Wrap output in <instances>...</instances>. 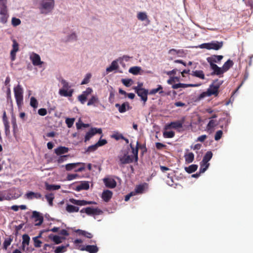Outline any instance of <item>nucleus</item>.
Here are the masks:
<instances>
[{
	"label": "nucleus",
	"instance_id": "f257e3e1",
	"mask_svg": "<svg viewBox=\"0 0 253 253\" xmlns=\"http://www.w3.org/2000/svg\"><path fill=\"white\" fill-rule=\"evenodd\" d=\"M130 146L131 148V151L133 155H129L128 154V152H125L123 155H120L118 156V158L119 159L120 164L125 165L132 163L133 162H137L138 159V149L139 148H141L142 146L139 144L138 141H137L136 142V146L135 148L133 147L131 144H130Z\"/></svg>",
	"mask_w": 253,
	"mask_h": 253
},
{
	"label": "nucleus",
	"instance_id": "f03ea898",
	"mask_svg": "<svg viewBox=\"0 0 253 253\" xmlns=\"http://www.w3.org/2000/svg\"><path fill=\"white\" fill-rule=\"evenodd\" d=\"M61 83L63 85L62 88H60L59 90V94L64 97H71L74 93V89L69 88H70L71 86L69 85L68 82H67L64 79H62Z\"/></svg>",
	"mask_w": 253,
	"mask_h": 253
},
{
	"label": "nucleus",
	"instance_id": "7ed1b4c3",
	"mask_svg": "<svg viewBox=\"0 0 253 253\" xmlns=\"http://www.w3.org/2000/svg\"><path fill=\"white\" fill-rule=\"evenodd\" d=\"M14 93L18 107L20 108L23 103V90L20 85L14 88Z\"/></svg>",
	"mask_w": 253,
	"mask_h": 253
},
{
	"label": "nucleus",
	"instance_id": "20e7f679",
	"mask_svg": "<svg viewBox=\"0 0 253 253\" xmlns=\"http://www.w3.org/2000/svg\"><path fill=\"white\" fill-rule=\"evenodd\" d=\"M54 0H42L41 3V13L47 14L51 12L54 8Z\"/></svg>",
	"mask_w": 253,
	"mask_h": 253
},
{
	"label": "nucleus",
	"instance_id": "39448f33",
	"mask_svg": "<svg viewBox=\"0 0 253 253\" xmlns=\"http://www.w3.org/2000/svg\"><path fill=\"white\" fill-rule=\"evenodd\" d=\"M185 122V117H183L180 120L172 122L170 123L167 125L166 128L170 129H178L182 127L183 125Z\"/></svg>",
	"mask_w": 253,
	"mask_h": 253
},
{
	"label": "nucleus",
	"instance_id": "423d86ee",
	"mask_svg": "<svg viewBox=\"0 0 253 253\" xmlns=\"http://www.w3.org/2000/svg\"><path fill=\"white\" fill-rule=\"evenodd\" d=\"M8 18L6 4L1 5L0 10V21L2 23H6Z\"/></svg>",
	"mask_w": 253,
	"mask_h": 253
},
{
	"label": "nucleus",
	"instance_id": "0eeeda50",
	"mask_svg": "<svg viewBox=\"0 0 253 253\" xmlns=\"http://www.w3.org/2000/svg\"><path fill=\"white\" fill-rule=\"evenodd\" d=\"M210 68L212 70L211 73L212 76L216 75L219 77H222L224 73L222 67H219L217 65H211Z\"/></svg>",
	"mask_w": 253,
	"mask_h": 253
},
{
	"label": "nucleus",
	"instance_id": "6e6552de",
	"mask_svg": "<svg viewBox=\"0 0 253 253\" xmlns=\"http://www.w3.org/2000/svg\"><path fill=\"white\" fill-rule=\"evenodd\" d=\"M135 92L141 98L144 106L148 99V90L146 89H137Z\"/></svg>",
	"mask_w": 253,
	"mask_h": 253
},
{
	"label": "nucleus",
	"instance_id": "1a4fd4ad",
	"mask_svg": "<svg viewBox=\"0 0 253 253\" xmlns=\"http://www.w3.org/2000/svg\"><path fill=\"white\" fill-rule=\"evenodd\" d=\"M96 133H102V129L101 128H92L86 133L84 137V141L86 142L89 140L91 137Z\"/></svg>",
	"mask_w": 253,
	"mask_h": 253
},
{
	"label": "nucleus",
	"instance_id": "9d476101",
	"mask_svg": "<svg viewBox=\"0 0 253 253\" xmlns=\"http://www.w3.org/2000/svg\"><path fill=\"white\" fill-rule=\"evenodd\" d=\"M221 84L214 85L213 84L210 85L208 89L207 93L209 96L214 95L217 96L218 93V89Z\"/></svg>",
	"mask_w": 253,
	"mask_h": 253
},
{
	"label": "nucleus",
	"instance_id": "9b49d317",
	"mask_svg": "<svg viewBox=\"0 0 253 253\" xmlns=\"http://www.w3.org/2000/svg\"><path fill=\"white\" fill-rule=\"evenodd\" d=\"M223 56L222 55H213L211 57H209L207 58L208 62L211 65H216L215 63H219L220 61L223 59Z\"/></svg>",
	"mask_w": 253,
	"mask_h": 253
},
{
	"label": "nucleus",
	"instance_id": "f8f14e48",
	"mask_svg": "<svg viewBox=\"0 0 253 253\" xmlns=\"http://www.w3.org/2000/svg\"><path fill=\"white\" fill-rule=\"evenodd\" d=\"M115 107L118 109L119 112L121 113H125L127 110L131 109V107H130L129 104L127 102H124L122 105L117 103L115 104Z\"/></svg>",
	"mask_w": 253,
	"mask_h": 253
},
{
	"label": "nucleus",
	"instance_id": "ddd939ff",
	"mask_svg": "<svg viewBox=\"0 0 253 253\" xmlns=\"http://www.w3.org/2000/svg\"><path fill=\"white\" fill-rule=\"evenodd\" d=\"M86 214L88 215H100L102 213V211L98 208H93L92 207H87Z\"/></svg>",
	"mask_w": 253,
	"mask_h": 253
},
{
	"label": "nucleus",
	"instance_id": "4468645a",
	"mask_svg": "<svg viewBox=\"0 0 253 253\" xmlns=\"http://www.w3.org/2000/svg\"><path fill=\"white\" fill-rule=\"evenodd\" d=\"M70 202L72 203V204L78 205V206H85L86 205H90L92 204H94L95 202H92V201H86L85 200H76L73 198L70 199Z\"/></svg>",
	"mask_w": 253,
	"mask_h": 253
},
{
	"label": "nucleus",
	"instance_id": "2eb2a0df",
	"mask_svg": "<svg viewBox=\"0 0 253 253\" xmlns=\"http://www.w3.org/2000/svg\"><path fill=\"white\" fill-rule=\"evenodd\" d=\"M30 59L34 66L41 65L43 63L41 61L40 55L37 53H34L32 55H31Z\"/></svg>",
	"mask_w": 253,
	"mask_h": 253
},
{
	"label": "nucleus",
	"instance_id": "dca6fc26",
	"mask_svg": "<svg viewBox=\"0 0 253 253\" xmlns=\"http://www.w3.org/2000/svg\"><path fill=\"white\" fill-rule=\"evenodd\" d=\"M32 217L35 218L36 222L38 221V222L36 224V225H41L42 223L43 218L40 212L37 211H34L32 212Z\"/></svg>",
	"mask_w": 253,
	"mask_h": 253
},
{
	"label": "nucleus",
	"instance_id": "f3484780",
	"mask_svg": "<svg viewBox=\"0 0 253 253\" xmlns=\"http://www.w3.org/2000/svg\"><path fill=\"white\" fill-rule=\"evenodd\" d=\"M82 251H85L89 253H97L99 249L96 245H86L81 249Z\"/></svg>",
	"mask_w": 253,
	"mask_h": 253
},
{
	"label": "nucleus",
	"instance_id": "a211bd4d",
	"mask_svg": "<svg viewBox=\"0 0 253 253\" xmlns=\"http://www.w3.org/2000/svg\"><path fill=\"white\" fill-rule=\"evenodd\" d=\"M103 182L108 188H114L116 186V182L113 178H105L103 179Z\"/></svg>",
	"mask_w": 253,
	"mask_h": 253
},
{
	"label": "nucleus",
	"instance_id": "6ab92c4d",
	"mask_svg": "<svg viewBox=\"0 0 253 253\" xmlns=\"http://www.w3.org/2000/svg\"><path fill=\"white\" fill-rule=\"evenodd\" d=\"M113 195L112 191L109 190H104L102 194V198L104 201L108 202L111 199Z\"/></svg>",
	"mask_w": 253,
	"mask_h": 253
},
{
	"label": "nucleus",
	"instance_id": "aec40b11",
	"mask_svg": "<svg viewBox=\"0 0 253 253\" xmlns=\"http://www.w3.org/2000/svg\"><path fill=\"white\" fill-rule=\"evenodd\" d=\"M69 148L65 146H59L54 149V153L58 156L67 153Z\"/></svg>",
	"mask_w": 253,
	"mask_h": 253
},
{
	"label": "nucleus",
	"instance_id": "412c9836",
	"mask_svg": "<svg viewBox=\"0 0 253 253\" xmlns=\"http://www.w3.org/2000/svg\"><path fill=\"white\" fill-rule=\"evenodd\" d=\"M26 198L29 200L33 199H41L42 197V195L40 193H35L32 191L28 192L26 194Z\"/></svg>",
	"mask_w": 253,
	"mask_h": 253
},
{
	"label": "nucleus",
	"instance_id": "4be33fe9",
	"mask_svg": "<svg viewBox=\"0 0 253 253\" xmlns=\"http://www.w3.org/2000/svg\"><path fill=\"white\" fill-rule=\"evenodd\" d=\"M217 125L215 120H211L206 126V130L210 133L213 131V128Z\"/></svg>",
	"mask_w": 253,
	"mask_h": 253
},
{
	"label": "nucleus",
	"instance_id": "5701e85b",
	"mask_svg": "<svg viewBox=\"0 0 253 253\" xmlns=\"http://www.w3.org/2000/svg\"><path fill=\"white\" fill-rule=\"evenodd\" d=\"M198 85L195 84H185L182 83H178L176 84H173L172 86V88L173 89H177L180 87L185 88L187 87H195L197 86Z\"/></svg>",
	"mask_w": 253,
	"mask_h": 253
},
{
	"label": "nucleus",
	"instance_id": "b1692460",
	"mask_svg": "<svg viewBox=\"0 0 253 253\" xmlns=\"http://www.w3.org/2000/svg\"><path fill=\"white\" fill-rule=\"evenodd\" d=\"M89 185L88 182L83 181L80 185L76 187V190L80 191L82 190H87L89 189Z\"/></svg>",
	"mask_w": 253,
	"mask_h": 253
},
{
	"label": "nucleus",
	"instance_id": "393cba45",
	"mask_svg": "<svg viewBox=\"0 0 253 253\" xmlns=\"http://www.w3.org/2000/svg\"><path fill=\"white\" fill-rule=\"evenodd\" d=\"M85 163H70L65 165V169L66 170L70 171L75 169L77 166L84 165L85 166Z\"/></svg>",
	"mask_w": 253,
	"mask_h": 253
},
{
	"label": "nucleus",
	"instance_id": "a878e982",
	"mask_svg": "<svg viewBox=\"0 0 253 253\" xmlns=\"http://www.w3.org/2000/svg\"><path fill=\"white\" fill-rule=\"evenodd\" d=\"M234 63L231 59H228L226 62L224 63L222 67L224 72H227L231 67L233 66Z\"/></svg>",
	"mask_w": 253,
	"mask_h": 253
},
{
	"label": "nucleus",
	"instance_id": "bb28decb",
	"mask_svg": "<svg viewBox=\"0 0 253 253\" xmlns=\"http://www.w3.org/2000/svg\"><path fill=\"white\" fill-rule=\"evenodd\" d=\"M191 75L194 77L199 78L202 80H204L205 79L204 72L202 70L193 71L191 73Z\"/></svg>",
	"mask_w": 253,
	"mask_h": 253
},
{
	"label": "nucleus",
	"instance_id": "cd10ccee",
	"mask_svg": "<svg viewBox=\"0 0 253 253\" xmlns=\"http://www.w3.org/2000/svg\"><path fill=\"white\" fill-rule=\"evenodd\" d=\"M119 68V65L117 61L114 60L112 63L111 65L107 68L106 72L107 73L111 72L114 70L118 69Z\"/></svg>",
	"mask_w": 253,
	"mask_h": 253
},
{
	"label": "nucleus",
	"instance_id": "c85d7f7f",
	"mask_svg": "<svg viewBox=\"0 0 253 253\" xmlns=\"http://www.w3.org/2000/svg\"><path fill=\"white\" fill-rule=\"evenodd\" d=\"M99 102V99L97 96L93 95L89 99L87 105V106H91L93 105L96 106V104L98 103Z\"/></svg>",
	"mask_w": 253,
	"mask_h": 253
},
{
	"label": "nucleus",
	"instance_id": "c756f323",
	"mask_svg": "<svg viewBox=\"0 0 253 253\" xmlns=\"http://www.w3.org/2000/svg\"><path fill=\"white\" fill-rule=\"evenodd\" d=\"M147 186V184L144 183L142 184H139L137 185L135 188V191L137 194H142L144 192L146 187Z\"/></svg>",
	"mask_w": 253,
	"mask_h": 253
},
{
	"label": "nucleus",
	"instance_id": "7c9ffc66",
	"mask_svg": "<svg viewBox=\"0 0 253 253\" xmlns=\"http://www.w3.org/2000/svg\"><path fill=\"white\" fill-rule=\"evenodd\" d=\"M45 189L48 191H53L58 190L61 188L59 185L49 184L47 182L45 183Z\"/></svg>",
	"mask_w": 253,
	"mask_h": 253
},
{
	"label": "nucleus",
	"instance_id": "2f4dec72",
	"mask_svg": "<svg viewBox=\"0 0 253 253\" xmlns=\"http://www.w3.org/2000/svg\"><path fill=\"white\" fill-rule=\"evenodd\" d=\"M75 232L78 233L79 235L84 236L87 238L90 239L93 237V235L91 233L81 229L76 230Z\"/></svg>",
	"mask_w": 253,
	"mask_h": 253
},
{
	"label": "nucleus",
	"instance_id": "473e14b6",
	"mask_svg": "<svg viewBox=\"0 0 253 253\" xmlns=\"http://www.w3.org/2000/svg\"><path fill=\"white\" fill-rule=\"evenodd\" d=\"M223 46L222 42H211V49L218 50L221 48Z\"/></svg>",
	"mask_w": 253,
	"mask_h": 253
},
{
	"label": "nucleus",
	"instance_id": "72a5a7b5",
	"mask_svg": "<svg viewBox=\"0 0 253 253\" xmlns=\"http://www.w3.org/2000/svg\"><path fill=\"white\" fill-rule=\"evenodd\" d=\"M49 239L53 241L56 244H59L62 242V238L57 235H54L52 234L48 236Z\"/></svg>",
	"mask_w": 253,
	"mask_h": 253
},
{
	"label": "nucleus",
	"instance_id": "f704fd0d",
	"mask_svg": "<svg viewBox=\"0 0 253 253\" xmlns=\"http://www.w3.org/2000/svg\"><path fill=\"white\" fill-rule=\"evenodd\" d=\"M30 240V237L28 234H25L22 236V246L23 250H24V248L26 245H29Z\"/></svg>",
	"mask_w": 253,
	"mask_h": 253
},
{
	"label": "nucleus",
	"instance_id": "c9c22d12",
	"mask_svg": "<svg viewBox=\"0 0 253 253\" xmlns=\"http://www.w3.org/2000/svg\"><path fill=\"white\" fill-rule=\"evenodd\" d=\"M137 18L138 20L142 21L147 20L149 22V20L148 19V16L145 12H138L137 14Z\"/></svg>",
	"mask_w": 253,
	"mask_h": 253
},
{
	"label": "nucleus",
	"instance_id": "e433bc0d",
	"mask_svg": "<svg viewBox=\"0 0 253 253\" xmlns=\"http://www.w3.org/2000/svg\"><path fill=\"white\" fill-rule=\"evenodd\" d=\"M198 169V166L197 165H191L188 167L185 168V171L188 173H192L195 172Z\"/></svg>",
	"mask_w": 253,
	"mask_h": 253
},
{
	"label": "nucleus",
	"instance_id": "4c0bfd02",
	"mask_svg": "<svg viewBox=\"0 0 253 253\" xmlns=\"http://www.w3.org/2000/svg\"><path fill=\"white\" fill-rule=\"evenodd\" d=\"M185 161L187 163H192L194 159V155L193 153L190 152L184 156Z\"/></svg>",
	"mask_w": 253,
	"mask_h": 253
},
{
	"label": "nucleus",
	"instance_id": "58836bf2",
	"mask_svg": "<svg viewBox=\"0 0 253 253\" xmlns=\"http://www.w3.org/2000/svg\"><path fill=\"white\" fill-rule=\"evenodd\" d=\"M212 157V153L211 151H208L202 160L203 163H209V161L211 160Z\"/></svg>",
	"mask_w": 253,
	"mask_h": 253
},
{
	"label": "nucleus",
	"instance_id": "ea45409f",
	"mask_svg": "<svg viewBox=\"0 0 253 253\" xmlns=\"http://www.w3.org/2000/svg\"><path fill=\"white\" fill-rule=\"evenodd\" d=\"M66 210L68 212L72 213L78 212L79 211V208L72 205H67Z\"/></svg>",
	"mask_w": 253,
	"mask_h": 253
},
{
	"label": "nucleus",
	"instance_id": "a19ab883",
	"mask_svg": "<svg viewBox=\"0 0 253 253\" xmlns=\"http://www.w3.org/2000/svg\"><path fill=\"white\" fill-rule=\"evenodd\" d=\"M13 241V238L10 236L8 238L5 239L3 243V249L7 250L8 246H9Z\"/></svg>",
	"mask_w": 253,
	"mask_h": 253
},
{
	"label": "nucleus",
	"instance_id": "79ce46f5",
	"mask_svg": "<svg viewBox=\"0 0 253 253\" xmlns=\"http://www.w3.org/2000/svg\"><path fill=\"white\" fill-rule=\"evenodd\" d=\"M141 70V67L138 66H134L129 68V72L133 75H136L139 73Z\"/></svg>",
	"mask_w": 253,
	"mask_h": 253
},
{
	"label": "nucleus",
	"instance_id": "37998d69",
	"mask_svg": "<svg viewBox=\"0 0 253 253\" xmlns=\"http://www.w3.org/2000/svg\"><path fill=\"white\" fill-rule=\"evenodd\" d=\"M210 166L209 163H203L202 161L200 163V173H204L205 171L208 169Z\"/></svg>",
	"mask_w": 253,
	"mask_h": 253
},
{
	"label": "nucleus",
	"instance_id": "c03bdc74",
	"mask_svg": "<svg viewBox=\"0 0 253 253\" xmlns=\"http://www.w3.org/2000/svg\"><path fill=\"white\" fill-rule=\"evenodd\" d=\"M122 83L126 87H129L133 83V81L131 79H123Z\"/></svg>",
	"mask_w": 253,
	"mask_h": 253
},
{
	"label": "nucleus",
	"instance_id": "a18cd8bd",
	"mask_svg": "<svg viewBox=\"0 0 253 253\" xmlns=\"http://www.w3.org/2000/svg\"><path fill=\"white\" fill-rule=\"evenodd\" d=\"M45 197L47 201H48L49 205L52 206L53 205V200L54 198V195L52 193H50L48 194H46L45 196Z\"/></svg>",
	"mask_w": 253,
	"mask_h": 253
},
{
	"label": "nucleus",
	"instance_id": "49530a36",
	"mask_svg": "<svg viewBox=\"0 0 253 253\" xmlns=\"http://www.w3.org/2000/svg\"><path fill=\"white\" fill-rule=\"evenodd\" d=\"M175 135V132L173 131H164L163 136L165 138H172Z\"/></svg>",
	"mask_w": 253,
	"mask_h": 253
},
{
	"label": "nucleus",
	"instance_id": "de8ad7c7",
	"mask_svg": "<svg viewBox=\"0 0 253 253\" xmlns=\"http://www.w3.org/2000/svg\"><path fill=\"white\" fill-rule=\"evenodd\" d=\"M75 118H67L65 120V123L69 128H71L75 122Z\"/></svg>",
	"mask_w": 253,
	"mask_h": 253
},
{
	"label": "nucleus",
	"instance_id": "09e8293b",
	"mask_svg": "<svg viewBox=\"0 0 253 253\" xmlns=\"http://www.w3.org/2000/svg\"><path fill=\"white\" fill-rule=\"evenodd\" d=\"M66 251V247L64 246L57 247L54 251L55 253H63Z\"/></svg>",
	"mask_w": 253,
	"mask_h": 253
},
{
	"label": "nucleus",
	"instance_id": "8fccbe9b",
	"mask_svg": "<svg viewBox=\"0 0 253 253\" xmlns=\"http://www.w3.org/2000/svg\"><path fill=\"white\" fill-rule=\"evenodd\" d=\"M30 105L34 108L38 107V102L34 97H32L30 99Z\"/></svg>",
	"mask_w": 253,
	"mask_h": 253
},
{
	"label": "nucleus",
	"instance_id": "3c124183",
	"mask_svg": "<svg viewBox=\"0 0 253 253\" xmlns=\"http://www.w3.org/2000/svg\"><path fill=\"white\" fill-rule=\"evenodd\" d=\"M34 241V245L36 248H39L41 247L42 244V241L38 239V237H34L33 238Z\"/></svg>",
	"mask_w": 253,
	"mask_h": 253
},
{
	"label": "nucleus",
	"instance_id": "603ef678",
	"mask_svg": "<svg viewBox=\"0 0 253 253\" xmlns=\"http://www.w3.org/2000/svg\"><path fill=\"white\" fill-rule=\"evenodd\" d=\"M91 75L90 73H88L86 75L85 78L81 83V84H85L89 83L90 79L91 78Z\"/></svg>",
	"mask_w": 253,
	"mask_h": 253
},
{
	"label": "nucleus",
	"instance_id": "864d4df0",
	"mask_svg": "<svg viewBox=\"0 0 253 253\" xmlns=\"http://www.w3.org/2000/svg\"><path fill=\"white\" fill-rule=\"evenodd\" d=\"M93 90L91 87H87L86 90L83 92L82 94L83 95L85 96V97H87V96L91 94Z\"/></svg>",
	"mask_w": 253,
	"mask_h": 253
},
{
	"label": "nucleus",
	"instance_id": "5fc2aeb1",
	"mask_svg": "<svg viewBox=\"0 0 253 253\" xmlns=\"http://www.w3.org/2000/svg\"><path fill=\"white\" fill-rule=\"evenodd\" d=\"M169 54H179L183 53V50H180V49L176 50L175 49L172 48V49H170L169 51Z\"/></svg>",
	"mask_w": 253,
	"mask_h": 253
},
{
	"label": "nucleus",
	"instance_id": "6e6d98bb",
	"mask_svg": "<svg viewBox=\"0 0 253 253\" xmlns=\"http://www.w3.org/2000/svg\"><path fill=\"white\" fill-rule=\"evenodd\" d=\"M68 156H69V155H62V156L60 155V156L57 159V162H58V163L61 164V163H63V162L66 161L67 158L68 157Z\"/></svg>",
	"mask_w": 253,
	"mask_h": 253
},
{
	"label": "nucleus",
	"instance_id": "4d7b16f0",
	"mask_svg": "<svg viewBox=\"0 0 253 253\" xmlns=\"http://www.w3.org/2000/svg\"><path fill=\"white\" fill-rule=\"evenodd\" d=\"M222 134V131L221 130L216 131L214 136V139L216 141L219 140L221 138Z\"/></svg>",
	"mask_w": 253,
	"mask_h": 253
},
{
	"label": "nucleus",
	"instance_id": "13d9d810",
	"mask_svg": "<svg viewBox=\"0 0 253 253\" xmlns=\"http://www.w3.org/2000/svg\"><path fill=\"white\" fill-rule=\"evenodd\" d=\"M98 147L97 144L96 143L94 145H92L89 146L86 150V152H93V151H95L98 148Z\"/></svg>",
	"mask_w": 253,
	"mask_h": 253
},
{
	"label": "nucleus",
	"instance_id": "bf43d9fd",
	"mask_svg": "<svg viewBox=\"0 0 253 253\" xmlns=\"http://www.w3.org/2000/svg\"><path fill=\"white\" fill-rule=\"evenodd\" d=\"M3 124L4 126L5 133L6 135L7 136L10 134V126L9 125V122H6V123Z\"/></svg>",
	"mask_w": 253,
	"mask_h": 253
},
{
	"label": "nucleus",
	"instance_id": "052dcab7",
	"mask_svg": "<svg viewBox=\"0 0 253 253\" xmlns=\"http://www.w3.org/2000/svg\"><path fill=\"white\" fill-rule=\"evenodd\" d=\"M78 99L81 104H84L87 99V98L83 94H81L78 96Z\"/></svg>",
	"mask_w": 253,
	"mask_h": 253
},
{
	"label": "nucleus",
	"instance_id": "680f3d73",
	"mask_svg": "<svg viewBox=\"0 0 253 253\" xmlns=\"http://www.w3.org/2000/svg\"><path fill=\"white\" fill-rule=\"evenodd\" d=\"M11 22H12V24L14 26H17L20 25L21 23V20L19 19L15 18V17L12 18Z\"/></svg>",
	"mask_w": 253,
	"mask_h": 253
},
{
	"label": "nucleus",
	"instance_id": "e2e57ef3",
	"mask_svg": "<svg viewBox=\"0 0 253 253\" xmlns=\"http://www.w3.org/2000/svg\"><path fill=\"white\" fill-rule=\"evenodd\" d=\"M18 43L15 40H13L12 49V50L17 52L19 49Z\"/></svg>",
	"mask_w": 253,
	"mask_h": 253
},
{
	"label": "nucleus",
	"instance_id": "0e129e2a",
	"mask_svg": "<svg viewBox=\"0 0 253 253\" xmlns=\"http://www.w3.org/2000/svg\"><path fill=\"white\" fill-rule=\"evenodd\" d=\"M6 94H7V102H8V103L9 102L11 104H12V98L11 96V92H10V89L9 87L8 88Z\"/></svg>",
	"mask_w": 253,
	"mask_h": 253
},
{
	"label": "nucleus",
	"instance_id": "69168bd1",
	"mask_svg": "<svg viewBox=\"0 0 253 253\" xmlns=\"http://www.w3.org/2000/svg\"><path fill=\"white\" fill-rule=\"evenodd\" d=\"M112 137L115 138L116 140H118L120 139L124 138V136L120 133H117L112 135Z\"/></svg>",
	"mask_w": 253,
	"mask_h": 253
},
{
	"label": "nucleus",
	"instance_id": "338daca9",
	"mask_svg": "<svg viewBox=\"0 0 253 253\" xmlns=\"http://www.w3.org/2000/svg\"><path fill=\"white\" fill-rule=\"evenodd\" d=\"M11 124L12 125L13 133H15L17 130V126L16 124L15 119H13L12 120Z\"/></svg>",
	"mask_w": 253,
	"mask_h": 253
},
{
	"label": "nucleus",
	"instance_id": "774afa93",
	"mask_svg": "<svg viewBox=\"0 0 253 253\" xmlns=\"http://www.w3.org/2000/svg\"><path fill=\"white\" fill-rule=\"evenodd\" d=\"M38 114L42 116H44L47 114V110L45 108H41L38 110Z\"/></svg>",
	"mask_w": 253,
	"mask_h": 253
}]
</instances>
